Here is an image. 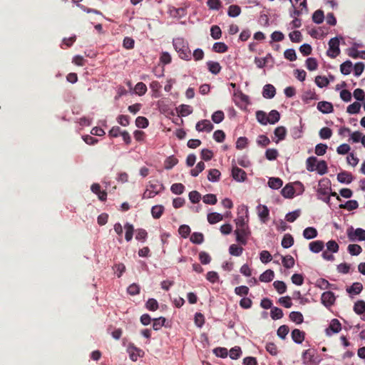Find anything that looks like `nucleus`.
<instances>
[{
  "mask_svg": "<svg viewBox=\"0 0 365 365\" xmlns=\"http://www.w3.org/2000/svg\"><path fill=\"white\" fill-rule=\"evenodd\" d=\"M237 218L235 220L236 225V230H235L236 241L242 245H245L251 234L248 225L249 218L247 207L244 205L239 206L237 208Z\"/></svg>",
  "mask_w": 365,
  "mask_h": 365,
  "instance_id": "nucleus-1",
  "label": "nucleus"
},
{
  "mask_svg": "<svg viewBox=\"0 0 365 365\" xmlns=\"http://www.w3.org/2000/svg\"><path fill=\"white\" fill-rule=\"evenodd\" d=\"M173 45L179 57L185 61L191 59V51L188 42L183 38H175L173 40Z\"/></svg>",
  "mask_w": 365,
  "mask_h": 365,
  "instance_id": "nucleus-2",
  "label": "nucleus"
},
{
  "mask_svg": "<svg viewBox=\"0 0 365 365\" xmlns=\"http://www.w3.org/2000/svg\"><path fill=\"white\" fill-rule=\"evenodd\" d=\"M317 195L318 199L324 201L329 205L330 196H336L338 200L339 197L337 196L336 192H331V187L328 180H322L319 181L318 188L317 190Z\"/></svg>",
  "mask_w": 365,
  "mask_h": 365,
  "instance_id": "nucleus-3",
  "label": "nucleus"
},
{
  "mask_svg": "<svg viewBox=\"0 0 365 365\" xmlns=\"http://www.w3.org/2000/svg\"><path fill=\"white\" fill-rule=\"evenodd\" d=\"M163 190V184L156 181L155 182H149V185L147 186L146 190H145L143 198H153L158 194H159Z\"/></svg>",
  "mask_w": 365,
  "mask_h": 365,
  "instance_id": "nucleus-4",
  "label": "nucleus"
},
{
  "mask_svg": "<svg viewBox=\"0 0 365 365\" xmlns=\"http://www.w3.org/2000/svg\"><path fill=\"white\" fill-rule=\"evenodd\" d=\"M340 39L343 40V38L334 37L331 38L328 43L329 48L327 51V54L331 58H334L340 54Z\"/></svg>",
  "mask_w": 365,
  "mask_h": 365,
  "instance_id": "nucleus-5",
  "label": "nucleus"
},
{
  "mask_svg": "<svg viewBox=\"0 0 365 365\" xmlns=\"http://www.w3.org/2000/svg\"><path fill=\"white\" fill-rule=\"evenodd\" d=\"M307 169L324 175L327 172V165L325 161H307Z\"/></svg>",
  "mask_w": 365,
  "mask_h": 365,
  "instance_id": "nucleus-6",
  "label": "nucleus"
},
{
  "mask_svg": "<svg viewBox=\"0 0 365 365\" xmlns=\"http://www.w3.org/2000/svg\"><path fill=\"white\" fill-rule=\"evenodd\" d=\"M349 240L351 242L365 240V230L357 228L354 230L350 227L346 232Z\"/></svg>",
  "mask_w": 365,
  "mask_h": 365,
  "instance_id": "nucleus-7",
  "label": "nucleus"
},
{
  "mask_svg": "<svg viewBox=\"0 0 365 365\" xmlns=\"http://www.w3.org/2000/svg\"><path fill=\"white\" fill-rule=\"evenodd\" d=\"M127 351L133 361H136L139 357H142L144 354L143 350L135 347L133 344H130L128 346Z\"/></svg>",
  "mask_w": 365,
  "mask_h": 365,
  "instance_id": "nucleus-8",
  "label": "nucleus"
},
{
  "mask_svg": "<svg viewBox=\"0 0 365 365\" xmlns=\"http://www.w3.org/2000/svg\"><path fill=\"white\" fill-rule=\"evenodd\" d=\"M195 129L198 132L210 133L213 129V125L209 120H202L197 123Z\"/></svg>",
  "mask_w": 365,
  "mask_h": 365,
  "instance_id": "nucleus-9",
  "label": "nucleus"
},
{
  "mask_svg": "<svg viewBox=\"0 0 365 365\" xmlns=\"http://www.w3.org/2000/svg\"><path fill=\"white\" fill-rule=\"evenodd\" d=\"M341 329V326L338 319H334L331 321L328 328L326 329L325 332L327 336H331L334 334L339 332Z\"/></svg>",
  "mask_w": 365,
  "mask_h": 365,
  "instance_id": "nucleus-10",
  "label": "nucleus"
},
{
  "mask_svg": "<svg viewBox=\"0 0 365 365\" xmlns=\"http://www.w3.org/2000/svg\"><path fill=\"white\" fill-rule=\"evenodd\" d=\"M232 176L237 182H244L246 180L247 175L245 172L237 167L233 166L232 169Z\"/></svg>",
  "mask_w": 365,
  "mask_h": 365,
  "instance_id": "nucleus-11",
  "label": "nucleus"
},
{
  "mask_svg": "<svg viewBox=\"0 0 365 365\" xmlns=\"http://www.w3.org/2000/svg\"><path fill=\"white\" fill-rule=\"evenodd\" d=\"M321 299L324 306L330 307L334 303L336 298L333 292L328 291L322 294Z\"/></svg>",
  "mask_w": 365,
  "mask_h": 365,
  "instance_id": "nucleus-12",
  "label": "nucleus"
},
{
  "mask_svg": "<svg viewBox=\"0 0 365 365\" xmlns=\"http://www.w3.org/2000/svg\"><path fill=\"white\" fill-rule=\"evenodd\" d=\"M315 352L314 350L307 349L302 353V361L305 365H310L315 363Z\"/></svg>",
  "mask_w": 365,
  "mask_h": 365,
  "instance_id": "nucleus-13",
  "label": "nucleus"
},
{
  "mask_svg": "<svg viewBox=\"0 0 365 365\" xmlns=\"http://www.w3.org/2000/svg\"><path fill=\"white\" fill-rule=\"evenodd\" d=\"M257 211L260 220L265 223L267 221L269 215V211L267 207L264 205H259L257 207Z\"/></svg>",
  "mask_w": 365,
  "mask_h": 365,
  "instance_id": "nucleus-14",
  "label": "nucleus"
},
{
  "mask_svg": "<svg viewBox=\"0 0 365 365\" xmlns=\"http://www.w3.org/2000/svg\"><path fill=\"white\" fill-rule=\"evenodd\" d=\"M317 109L323 113H331L333 112L334 108L331 103L327 101H320L317 104Z\"/></svg>",
  "mask_w": 365,
  "mask_h": 365,
  "instance_id": "nucleus-15",
  "label": "nucleus"
},
{
  "mask_svg": "<svg viewBox=\"0 0 365 365\" xmlns=\"http://www.w3.org/2000/svg\"><path fill=\"white\" fill-rule=\"evenodd\" d=\"M91 191L96 194L99 198L100 200L104 201L106 200L107 197V193L105 191L101 190L100 185L98 183H94L91 185Z\"/></svg>",
  "mask_w": 365,
  "mask_h": 365,
  "instance_id": "nucleus-16",
  "label": "nucleus"
},
{
  "mask_svg": "<svg viewBox=\"0 0 365 365\" xmlns=\"http://www.w3.org/2000/svg\"><path fill=\"white\" fill-rule=\"evenodd\" d=\"M281 194L285 198H293L295 196L292 183L287 184L281 190Z\"/></svg>",
  "mask_w": 365,
  "mask_h": 365,
  "instance_id": "nucleus-17",
  "label": "nucleus"
},
{
  "mask_svg": "<svg viewBox=\"0 0 365 365\" xmlns=\"http://www.w3.org/2000/svg\"><path fill=\"white\" fill-rule=\"evenodd\" d=\"M276 93L275 88L271 84H267L263 88L262 96L266 98H272Z\"/></svg>",
  "mask_w": 365,
  "mask_h": 365,
  "instance_id": "nucleus-18",
  "label": "nucleus"
},
{
  "mask_svg": "<svg viewBox=\"0 0 365 365\" xmlns=\"http://www.w3.org/2000/svg\"><path fill=\"white\" fill-rule=\"evenodd\" d=\"M292 338L297 344H301L304 339V332L295 329L292 331Z\"/></svg>",
  "mask_w": 365,
  "mask_h": 365,
  "instance_id": "nucleus-19",
  "label": "nucleus"
},
{
  "mask_svg": "<svg viewBox=\"0 0 365 365\" xmlns=\"http://www.w3.org/2000/svg\"><path fill=\"white\" fill-rule=\"evenodd\" d=\"M309 250L314 253H319L321 252L324 247V242L321 240L313 241L309 243Z\"/></svg>",
  "mask_w": 365,
  "mask_h": 365,
  "instance_id": "nucleus-20",
  "label": "nucleus"
},
{
  "mask_svg": "<svg viewBox=\"0 0 365 365\" xmlns=\"http://www.w3.org/2000/svg\"><path fill=\"white\" fill-rule=\"evenodd\" d=\"M353 70V64L351 61L347 60L340 65V71L343 75H349Z\"/></svg>",
  "mask_w": 365,
  "mask_h": 365,
  "instance_id": "nucleus-21",
  "label": "nucleus"
},
{
  "mask_svg": "<svg viewBox=\"0 0 365 365\" xmlns=\"http://www.w3.org/2000/svg\"><path fill=\"white\" fill-rule=\"evenodd\" d=\"M363 289V285L360 282H354L352 285L346 289V292L350 294H359Z\"/></svg>",
  "mask_w": 365,
  "mask_h": 365,
  "instance_id": "nucleus-22",
  "label": "nucleus"
},
{
  "mask_svg": "<svg viewBox=\"0 0 365 365\" xmlns=\"http://www.w3.org/2000/svg\"><path fill=\"white\" fill-rule=\"evenodd\" d=\"M337 180L342 183L349 184L353 180L352 175L347 172H341L337 175Z\"/></svg>",
  "mask_w": 365,
  "mask_h": 365,
  "instance_id": "nucleus-23",
  "label": "nucleus"
},
{
  "mask_svg": "<svg viewBox=\"0 0 365 365\" xmlns=\"http://www.w3.org/2000/svg\"><path fill=\"white\" fill-rule=\"evenodd\" d=\"M274 277V273L272 269H267L259 276V280L262 282H269Z\"/></svg>",
  "mask_w": 365,
  "mask_h": 365,
  "instance_id": "nucleus-24",
  "label": "nucleus"
},
{
  "mask_svg": "<svg viewBox=\"0 0 365 365\" xmlns=\"http://www.w3.org/2000/svg\"><path fill=\"white\" fill-rule=\"evenodd\" d=\"M282 185L283 182L279 178H269L268 180V185L272 189H279L282 186Z\"/></svg>",
  "mask_w": 365,
  "mask_h": 365,
  "instance_id": "nucleus-25",
  "label": "nucleus"
},
{
  "mask_svg": "<svg viewBox=\"0 0 365 365\" xmlns=\"http://www.w3.org/2000/svg\"><path fill=\"white\" fill-rule=\"evenodd\" d=\"M303 236L307 240L313 239L317 236V231L314 227H307L303 231Z\"/></svg>",
  "mask_w": 365,
  "mask_h": 365,
  "instance_id": "nucleus-26",
  "label": "nucleus"
},
{
  "mask_svg": "<svg viewBox=\"0 0 365 365\" xmlns=\"http://www.w3.org/2000/svg\"><path fill=\"white\" fill-rule=\"evenodd\" d=\"M178 112L179 113V115L185 117L189 115L192 113V108L190 106L188 105H181L180 106L178 109Z\"/></svg>",
  "mask_w": 365,
  "mask_h": 365,
  "instance_id": "nucleus-27",
  "label": "nucleus"
},
{
  "mask_svg": "<svg viewBox=\"0 0 365 365\" xmlns=\"http://www.w3.org/2000/svg\"><path fill=\"white\" fill-rule=\"evenodd\" d=\"M256 118L257 121L262 125H266L268 124V115L264 111L257 110L256 112Z\"/></svg>",
  "mask_w": 365,
  "mask_h": 365,
  "instance_id": "nucleus-28",
  "label": "nucleus"
},
{
  "mask_svg": "<svg viewBox=\"0 0 365 365\" xmlns=\"http://www.w3.org/2000/svg\"><path fill=\"white\" fill-rule=\"evenodd\" d=\"M223 219V215L217 212H211L207 215V221L213 225L220 222Z\"/></svg>",
  "mask_w": 365,
  "mask_h": 365,
  "instance_id": "nucleus-29",
  "label": "nucleus"
},
{
  "mask_svg": "<svg viewBox=\"0 0 365 365\" xmlns=\"http://www.w3.org/2000/svg\"><path fill=\"white\" fill-rule=\"evenodd\" d=\"M164 207L160 205H155L151 209V214L153 218L159 219L164 212Z\"/></svg>",
  "mask_w": 365,
  "mask_h": 365,
  "instance_id": "nucleus-30",
  "label": "nucleus"
},
{
  "mask_svg": "<svg viewBox=\"0 0 365 365\" xmlns=\"http://www.w3.org/2000/svg\"><path fill=\"white\" fill-rule=\"evenodd\" d=\"M207 65L210 73L216 75L220 72L221 66L218 62L210 61L207 63Z\"/></svg>",
  "mask_w": 365,
  "mask_h": 365,
  "instance_id": "nucleus-31",
  "label": "nucleus"
},
{
  "mask_svg": "<svg viewBox=\"0 0 365 365\" xmlns=\"http://www.w3.org/2000/svg\"><path fill=\"white\" fill-rule=\"evenodd\" d=\"M124 228L125 230V238L127 242H130L133 236L134 232V227L133 225L127 222L124 225Z\"/></svg>",
  "mask_w": 365,
  "mask_h": 365,
  "instance_id": "nucleus-32",
  "label": "nucleus"
},
{
  "mask_svg": "<svg viewBox=\"0 0 365 365\" xmlns=\"http://www.w3.org/2000/svg\"><path fill=\"white\" fill-rule=\"evenodd\" d=\"M274 133L275 137L277 138V142H278L285 138L287 130L284 126H279L275 128Z\"/></svg>",
  "mask_w": 365,
  "mask_h": 365,
  "instance_id": "nucleus-33",
  "label": "nucleus"
},
{
  "mask_svg": "<svg viewBox=\"0 0 365 365\" xmlns=\"http://www.w3.org/2000/svg\"><path fill=\"white\" fill-rule=\"evenodd\" d=\"M354 311L357 314H363L365 313V302L364 300H358L354 306Z\"/></svg>",
  "mask_w": 365,
  "mask_h": 365,
  "instance_id": "nucleus-34",
  "label": "nucleus"
},
{
  "mask_svg": "<svg viewBox=\"0 0 365 365\" xmlns=\"http://www.w3.org/2000/svg\"><path fill=\"white\" fill-rule=\"evenodd\" d=\"M289 319L297 324H302L304 320L303 315L299 312H292L289 314Z\"/></svg>",
  "mask_w": 365,
  "mask_h": 365,
  "instance_id": "nucleus-35",
  "label": "nucleus"
},
{
  "mask_svg": "<svg viewBox=\"0 0 365 365\" xmlns=\"http://www.w3.org/2000/svg\"><path fill=\"white\" fill-rule=\"evenodd\" d=\"M280 119V114L276 110H272L269 113L268 115V123L269 124H275L277 123Z\"/></svg>",
  "mask_w": 365,
  "mask_h": 365,
  "instance_id": "nucleus-36",
  "label": "nucleus"
},
{
  "mask_svg": "<svg viewBox=\"0 0 365 365\" xmlns=\"http://www.w3.org/2000/svg\"><path fill=\"white\" fill-rule=\"evenodd\" d=\"M227 49V46L223 42H216L212 46V50L216 53H225Z\"/></svg>",
  "mask_w": 365,
  "mask_h": 365,
  "instance_id": "nucleus-37",
  "label": "nucleus"
},
{
  "mask_svg": "<svg viewBox=\"0 0 365 365\" xmlns=\"http://www.w3.org/2000/svg\"><path fill=\"white\" fill-rule=\"evenodd\" d=\"M282 262L284 267L289 269L294 265V259L291 255L282 257Z\"/></svg>",
  "mask_w": 365,
  "mask_h": 365,
  "instance_id": "nucleus-38",
  "label": "nucleus"
},
{
  "mask_svg": "<svg viewBox=\"0 0 365 365\" xmlns=\"http://www.w3.org/2000/svg\"><path fill=\"white\" fill-rule=\"evenodd\" d=\"M243 248L235 244H232L229 247V252L233 256H240L242 254Z\"/></svg>",
  "mask_w": 365,
  "mask_h": 365,
  "instance_id": "nucleus-39",
  "label": "nucleus"
},
{
  "mask_svg": "<svg viewBox=\"0 0 365 365\" xmlns=\"http://www.w3.org/2000/svg\"><path fill=\"white\" fill-rule=\"evenodd\" d=\"M347 250L349 253L354 256L359 255L362 251L361 246L356 244L349 245Z\"/></svg>",
  "mask_w": 365,
  "mask_h": 365,
  "instance_id": "nucleus-40",
  "label": "nucleus"
},
{
  "mask_svg": "<svg viewBox=\"0 0 365 365\" xmlns=\"http://www.w3.org/2000/svg\"><path fill=\"white\" fill-rule=\"evenodd\" d=\"M319 135L322 139H329L332 135V130L331 128L328 127H324L322 129H320Z\"/></svg>",
  "mask_w": 365,
  "mask_h": 365,
  "instance_id": "nucleus-41",
  "label": "nucleus"
},
{
  "mask_svg": "<svg viewBox=\"0 0 365 365\" xmlns=\"http://www.w3.org/2000/svg\"><path fill=\"white\" fill-rule=\"evenodd\" d=\"M241 9L237 5H231L228 8L227 14L230 17H237L240 14Z\"/></svg>",
  "mask_w": 365,
  "mask_h": 365,
  "instance_id": "nucleus-42",
  "label": "nucleus"
},
{
  "mask_svg": "<svg viewBox=\"0 0 365 365\" xmlns=\"http://www.w3.org/2000/svg\"><path fill=\"white\" fill-rule=\"evenodd\" d=\"M324 15L322 10H317L312 15V20L314 23L319 24L324 21Z\"/></svg>",
  "mask_w": 365,
  "mask_h": 365,
  "instance_id": "nucleus-43",
  "label": "nucleus"
},
{
  "mask_svg": "<svg viewBox=\"0 0 365 365\" xmlns=\"http://www.w3.org/2000/svg\"><path fill=\"white\" fill-rule=\"evenodd\" d=\"M300 214H301L300 210H296L293 212H290L286 215L285 220L287 222H293L299 217Z\"/></svg>",
  "mask_w": 365,
  "mask_h": 365,
  "instance_id": "nucleus-44",
  "label": "nucleus"
},
{
  "mask_svg": "<svg viewBox=\"0 0 365 365\" xmlns=\"http://www.w3.org/2000/svg\"><path fill=\"white\" fill-rule=\"evenodd\" d=\"M134 91H135V94H137L138 96H143L147 91V86L145 83H143L142 82H139L135 85V86L134 88Z\"/></svg>",
  "mask_w": 365,
  "mask_h": 365,
  "instance_id": "nucleus-45",
  "label": "nucleus"
},
{
  "mask_svg": "<svg viewBox=\"0 0 365 365\" xmlns=\"http://www.w3.org/2000/svg\"><path fill=\"white\" fill-rule=\"evenodd\" d=\"M327 250L331 253H336L339 251V245L334 240H329L326 244Z\"/></svg>",
  "mask_w": 365,
  "mask_h": 365,
  "instance_id": "nucleus-46",
  "label": "nucleus"
},
{
  "mask_svg": "<svg viewBox=\"0 0 365 365\" xmlns=\"http://www.w3.org/2000/svg\"><path fill=\"white\" fill-rule=\"evenodd\" d=\"M210 35L213 39H220L222 36V31L218 26H212L210 29Z\"/></svg>",
  "mask_w": 365,
  "mask_h": 365,
  "instance_id": "nucleus-47",
  "label": "nucleus"
},
{
  "mask_svg": "<svg viewBox=\"0 0 365 365\" xmlns=\"http://www.w3.org/2000/svg\"><path fill=\"white\" fill-rule=\"evenodd\" d=\"M294 243V239L292 237V235L287 234L284 236L282 240V246L284 248H289Z\"/></svg>",
  "mask_w": 365,
  "mask_h": 365,
  "instance_id": "nucleus-48",
  "label": "nucleus"
},
{
  "mask_svg": "<svg viewBox=\"0 0 365 365\" xmlns=\"http://www.w3.org/2000/svg\"><path fill=\"white\" fill-rule=\"evenodd\" d=\"M273 286L274 289L277 291V292L280 294L286 292L287 286L285 283L282 281H275L273 283Z\"/></svg>",
  "mask_w": 365,
  "mask_h": 365,
  "instance_id": "nucleus-49",
  "label": "nucleus"
},
{
  "mask_svg": "<svg viewBox=\"0 0 365 365\" xmlns=\"http://www.w3.org/2000/svg\"><path fill=\"white\" fill-rule=\"evenodd\" d=\"M295 195H302L304 191V187L303 184L299 181H296L292 183Z\"/></svg>",
  "mask_w": 365,
  "mask_h": 365,
  "instance_id": "nucleus-50",
  "label": "nucleus"
},
{
  "mask_svg": "<svg viewBox=\"0 0 365 365\" xmlns=\"http://www.w3.org/2000/svg\"><path fill=\"white\" fill-rule=\"evenodd\" d=\"M307 68L309 71H315L318 67V63L314 58H308L306 60Z\"/></svg>",
  "mask_w": 365,
  "mask_h": 365,
  "instance_id": "nucleus-51",
  "label": "nucleus"
},
{
  "mask_svg": "<svg viewBox=\"0 0 365 365\" xmlns=\"http://www.w3.org/2000/svg\"><path fill=\"white\" fill-rule=\"evenodd\" d=\"M225 118L224 113L222 110H217L212 115V120L215 123H221Z\"/></svg>",
  "mask_w": 365,
  "mask_h": 365,
  "instance_id": "nucleus-52",
  "label": "nucleus"
},
{
  "mask_svg": "<svg viewBox=\"0 0 365 365\" xmlns=\"http://www.w3.org/2000/svg\"><path fill=\"white\" fill-rule=\"evenodd\" d=\"M220 172L218 170L212 169L210 170L207 178L211 182H216L220 179Z\"/></svg>",
  "mask_w": 365,
  "mask_h": 365,
  "instance_id": "nucleus-53",
  "label": "nucleus"
},
{
  "mask_svg": "<svg viewBox=\"0 0 365 365\" xmlns=\"http://www.w3.org/2000/svg\"><path fill=\"white\" fill-rule=\"evenodd\" d=\"M361 104L357 102H354L352 104H350L347 107V113L349 114H356L360 111Z\"/></svg>",
  "mask_w": 365,
  "mask_h": 365,
  "instance_id": "nucleus-54",
  "label": "nucleus"
},
{
  "mask_svg": "<svg viewBox=\"0 0 365 365\" xmlns=\"http://www.w3.org/2000/svg\"><path fill=\"white\" fill-rule=\"evenodd\" d=\"M315 83L319 88H324L328 86L329 81L325 76H318L315 78Z\"/></svg>",
  "mask_w": 365,
  "mask_h": 365,
  "instance_id": "nucleus-55",
  "label": "nucleus"
},
{
  "mask_svg": "<svg viewBox=\"0 0 365 365\" xmlns=\"http://www.w3.org/2000/svg\"><path fill=\"white\" fill-rule=\"evenodd\" d=\"M135 125L138 128H145L148 126V120L145 117L139 116L135 120Z\"/></svg>",
  "mask_w": 365,
  "mask_h": 365,
  "instance_id": "nucleus-56",
  "label": "nucleus"
},
{
  "mask_svg": "<svg viewBox=\"0 0 365 365\" xmlns=\"http://www.w3.org/2000/svg\"><path fill=\"white\" fill-rule=\"evenodd\" d=\"M365 68V64L363 62H358L353 66L354 75L359 76Z\"/></svg>",
  "mask_w": 365,
  "mask_h": 365,
  "instance_id": "nucleus-57",
  "label": "nucleus"
},
{
  "mask_svg": "<svg viewBox=\"0 0 365 365\" xmlns=\"http://www.w3.org/2000/svg\"><path fill=\"white\" fill-rule=\"evenodd\" d=\"M270 315L271 317L274 320L279 319L283 317V312L278 307H273L271 309Z\"/></svg>",
  "mask_w": 365,
  "mask_h": 365,
  "instance_id": "nucleus-58",
  "label": "nucleus"
},
{
  "mask_svg": "<svg viewBox=\"0 0 365 365\" xmlns=\"http://www.w3.org/2000/svg\"><path fill=\"white\" fill-rule=\"evenodd\" d=\"M284 56L285 58L290 61H294L297 59V54L295 50L293 48H289L285 50Z\"/></svg>",
  "mask_w": 365,
  "mask_h": 365,
  "instance_id": "nucleus-59",
  "label": "nucleus"
},
{
  "mask_svg": "<svg viewBox=\"0 0 365 365\" xmlns=\"http://www.w3.org/2000/svg\"><path fill=\"white\" fill-rule=\"evenodd\" d=\"M205 169V165L202 161H200L195 166V168L192 169L190 170V174L196 177L199 175L200 173H201Z\"/></svg>",
  "mask_w": 365,
  "mask_h": 365,
  "instance_id": "nucleus-60",
  "label": "nucleus"
},
{
  "mask_svg": "<svg viewBox=\"0 0 365 365\" xmlns=\"http://www.w3.org/2000/svg\"><path fill=\"white\" fill-rule=\"evenodd\" d=\"M203 240V235L200 232H194L190 237V241L195 244H201Z\"/></svg>",
  "mask_w": 365,
  "mask_h": 365,
  "instance_id": "nucleus-61",
  "label": "nucleus"
},
{
  "mask_svg": "<svg viewBox=\"0 0 365 365\" xmlns=\"http://www.w3.org/2000/svg\"><path fill=\"white\" fill-rule=\"evenodd\" d=\"M185 187L181 183H175L172 185L170 190L175 195H180L183 192Z\"/></svg>",
  "mask_w": 365,
  "mask_h": 365,
  "instance_id": "nucleus-62",
  "label": "nucleus"
},
{
  "mask_svg": "<svg viewBox=\"0 0 365 365\" xmlns=\"http://www.w3.org/2000/svg\"><path fill=\"white\" fill-rule=\"evenodd\" d=\"M289 327L286 325L280 326L277 329V335L279 338L284 339L289 333Z\"/></svg>",
  "mask_w": 365,
  "mask_h": 365,
  "instance_id": "nucleus-63",
  "label": "nucleus"
},
{
  "mask_svg": "<svg viewBox=\"0 0 365 365\" xmlns=\"http://www.w3.org/2000/svg\"><path fill=\"white\" fill-rule=\"evenodd\" d=\"M241 354H242V350H241L240 347L235 346L234 348H232L230 350L229 355L232 359H237L240 356Z\"/></svg>",
  "mask_w": 365,
  "mask_h": 365,
  "instance_id": "nucleus-64",
  "label": "nucleus"
}]
</instances>
